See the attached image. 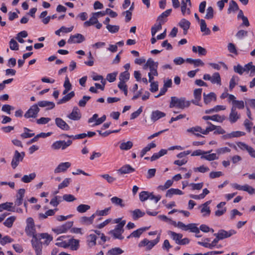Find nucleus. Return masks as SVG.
I'll use <instances>...</instances> for the list:
<instances>
[{"label":"nucleus","mask_w":255,"mask_h":255,"mask_svg":"<svg viewBox=\"0 0 255 255\" xmlns=\"http://www.w3.org/2000/svg\"><path fill=\"white\" fill-rule=\"evenodd\" d=\"M32 237L31 242L36 255H41L42 244L48 245L53 240L52 237L48 233L37 234Z\"/></svg>","instance_id":"f257e3e1"},{"label":"nucleus","mask_w":255,"mask_h":255,"mask_svg":"<svg viewBox=\"0 0 255 255\" xmlns=\"http://www.w3.org/2000/svg\"><path fill=\"white\" fill-rule=\"evenodd\" d=\"M239 80V78L236 76H233L230 81L229 89L232 90L236 85L238 84L237 82Z\"/></svg>","instance_id":"8fccbe9b"},{"label":"nucleus","mask_w":255,"mask_h":255,"mask_svg":"<svg viewBox=\"0 0 255 255\" xmlns=\"http://www.w3.org/2000/svg\"><path fill=\"white\" fill-rule=\"evenodd\" d=\"M200 29L202 32H204V35H209L211 33V30L207 27V24L204 19L200 20Z\"/></svg>","instance_id":"bb28decb"},{"label":"nucleus","mask_w":255,"mask_h":255,"mask_svg":"<svg viewBox=\"0 0 255 255\" xmlns=\"http://www.w3.org/2000/svg\"><path fill=\"white\" fill-rule=\"evenodd\" d=\"M163 23L159 21L157 24H155L151 29V33L152 36H154L156 33L162 28V24Z\"/></svg>","instance_id":"603ef678"},{"label":"nucleus","mask_w":255,"mask_h":255,"mask_svg":"<svg viewBox=\"0 0 255 255\" xmlns=\"http://www.w3.org/2000/svg\"><path fill=\"white\" fill-rule=\"evenodd\" d=\"M80 222L82 224L85 225H90L93 224L89 218L86 216L81 217L80 219Z\"/></svg>","instance_id":"69168bd1"},{"label":"nucleus","mask_w":255,"mask_h":255,"mask_svg":"<svg viewBox=\"0 0 255 255\" xmlns=\"http://www.w3.org/2000/svg\"><path fill=\"white\" fill-rule=\"evenodd\" d=\"M90 209V206L86 204H80L77 207V211L80 213H83Z\"/></svg>","instance_id":"09e8293b"},{"label":"nucleus","mask_w":255,"mask_h":255,"mask_svg":"<svg viewBox=\"0 0 255 255\" xmlns=\"http://www.w3.org/2000/svg\"><path fill=\"white\" fill-rule=\"evenodd\" d=\"M187 131L188 132H191V133L194 134L195 135H196L197 136H200V137L203 136L200 133H195V132H199L203 134V129L201 128V127H200L199 126H196L194 127L189 128L187 129Z\"/></svg>","instance_id":"cd10ccee"},{"label":"nucleus","mask_w":255,"mask_h":255,"mask_svg":"<svg viewBox=\"0 0 255 255\" xmlns=\"http://www.w3.org/2000/svg\"><path fill=\"white\" fill-rule=\"evenodd\" d=\"M190 105V102L186 101L185 98L181 97L180 98L176 97H171V101L169 104V108H177L180 109H184L188 108Z\"/></svg>","instance_id":"f03ea898"},{"label":"nucleus","mask_w":255,"mask_h":255,"mask_svg":"<svg viewBox=\"0 0 255 255\" xmlns=\"http://www.w3.org/2000/svg\"><path fill=\"white\" fill-rule=\"evenodd\" d=\"M187 231L190 230L191 232L199 234L200 233L199 229L196 226V224L191 223L187 225Z\"/></svg>","instance_id":"de8ad7c7"},{"label":"nucleus","mask_w":255,"mask_h":255,"mask_svg":"<svg viewBox=\"0 0 255 255\" xmlns=\"http://www.w3.org/2000/svg\"><path fill=\"white\" fill-rule=\"evenodd\" d=\"M202 159H204L208 161H212L219 158L218 156H217L216 153H208L207 154H204L201 156Z\"/></svg>","instance_id":"a18cd8bd"},{"label":"nucleus","mask_w":255,"mask_h":255,"mask_svg":"<svg viewBox=\"0 0 255 255\" xmlns=\"http://www.w3.org/2000/svg\"><path fill=\"white\" fill-rule=\"evenodd\" d=\"M159 235L157 236L156 239L152 241H149L147 239H144L139 242L138 246L139 248L145 247V250L149 251L159 242Z\"/></svg>","instance_id":"20e7f679"},{"label":"nucleus","mask_w":255,"mask_h":255,"mask_svg":"<svg viewBox=\"0 0 255 255\" xmlns=\"http://www.w3.org/2000/svg\"><path fill=\"white\" fill-rule=\"evenodd\" d=\"M133 171L134 169L129 165H124L118 170L121 174L128 173Z\"/></svg>","instance_id":"a19ab883"},{"label":"nucleus","mask_w":255,"mask_h":255,"mask_svg":"<svg viewBox=\"0 0 255 255\" xmlns=\"http://www.w3.org/2000/svg\"><path fill=\"white\" fill-rule=\"evenodd\" d=\"M149 192L147 191H142L139 193V199L141 202H143L146 201V200L149 199V197L150 195Z\"/></svg>","instance_id":"13d9d810"},{"label":"nucleus","mask_w":255,"mask_h":255,"mask_svg":"<svg viewBox=\"0 0 255 255\" xmlns=\"http://www.w3.org/2000/svg\"><path fill=\"white\" fill-rule=\"evenodd\" d=\"M237 144L241 150L247 151L252 157L255 158V150L253 147L242 142H238Z\"/></svg>","instance_id":"9b49d317"},{"label":"nucleus","mask_w":255,"mask_h":255,"mask_svg":"<svg viewBox=\"0 0 255 255\" xmlns=\"http://www.w3.org/2000/svg\"><path fill=\"white\" fill-rule=\"evenodd\" d=\"M182 6L181 7V12L183 15H185L186 12L188 14H190V10L189 8H187V3L184 0L182 1Z\"/></svg>","instance_id":"e2e57ef3"},{"label":"nucleus","mask_w":255,"mask_h":255,"mask_svg":"<svg viewBox=\"0 0 255 255\" xmlns=\"http://www.w3.org/2000/svg\"><path fill=\"white\" fill-rule=\"evenodd\" d=\"M204 102L206 104H209L212 100H216V95L213 92H211L208 94L203 93Z\"/></svg>","instance_id":"b1692460"},{"label":"nucleus","mask_w":255,"mask_h":255,"mask_svg":"<svg viewBox=\"0 0 255 255\" xmlns=\"http://www.w3.org/2000/svg\"><path fill=\"white\" fill-rule=\"evenodd\" d=\"M91 99V97L84 96L81 100L79 102L78 105L81 107H85L87 102Z\"/></svg>","instance_id":"680f3d73"},{"label":"nucleus","mask_w":255,"mask_h":255,"mask_svg":"<svg viewBox=\"0 0 255 255\" xmlns=\"http://www.w3.org/2000/svg\"><path fill=\"white\" fill-rule=\"evenodd\" d=\"M226 118L225 116H220L219 115H215L212 116H205L202 118V119L204 120H210L220 123H222L226 119Z\"/></svg>","instance_id":"a211bd4d"},{"label":"nucleus","mask_w":255,"mask_h":255,"mask_svg":"<svg viewBox=\"0 0 255 255\" xmlns=\"http://www.w3.org/2000/svg\"><path fill=\"white\" fill-rule=\"evenodd\" d=\"M124 251L120 248H114L110 250L107 253V255H119L122 254Z\"/></svg>","instance_id":"37998d69"},{"label":"nucleus","mask_w":255,"mask_h":255,"mask_svg":"<svg viewBox=\"0 0 255 255\" xmlns=\"http://www.w3.org/2000/svg\"><path fill=\"white\" fill-rule=\"evenodd\" d=\"M12 205L13 203L11 202H5L0 204V212H2L3 210L14 212V210L11 209Z\"/></svg>","instance_id":"f704fd0d"},{"label":"nucleus","mask_w":255,"mask_h":255,"mask_svg":"<svg viewBox=\"0 0 255 255\" xmlns=\"http://www.w3.org/2000/svg\"><path fill=\"white\" fill-rule=\"evenodd\" d=\"M25 231L28 236H33L37 234H36L34 220L31 217H29L26 219V226Z\"/></svg>","instance_id":"39448f33"},{"label":"nucleus","mask_w":255,"mask_h":255,"mask_svg":"<svg viewBox=\"0 0 255 255\" xmlns=\"http://www.w3.org/2000/svg\"><path fill=\"white\" fill-rule=\"evenodd\" d=\"M108 30L112 33H116L119 30L120 27L118 25H108L106 26Z\"/></svg>","instance_id":"052dcab7"},{"label":"nucleus","mask_w":255,"mask_h":255,"mask_svg":"<svg viewBox=\"0 0 255 255\" xmlns=\"http://www.w3.org/2000/svg\"><path fill=\"white\" fill-rule=\"evenodd\" d=\"M239 9V6L237 3L234 0H232L229 2L228 13H230L232 12H235Z\"/></svg>","instance_id":"c756f323"},{"label":"nucleus","mask_w":255,"mask_h":255,"mask_svg":"<svg viewBox=\"0 0 255 255\" xmlns=\"http://www.w3.org/2000/svg\"><path fill=\"white\" fill-rule=\"evenodd\" d=\"M69 244L72 250H77L79 247V241L78 240L71 239L69 240Z\"/></svg>","instance_id":"864d4df0"},{"label":"nucleus","mask_w":255,"mask_h":255,"mask_svg":"<svg viewBox=\"0 0 255 255\" xmlns=\"http://www.w3.org/2000/svg\"><path fill=\"white\" fill-rule=\"evenodd\" d=\"M228 51L232 53L235 54V55H238V52L236 49V46L234 44L232 43H229L228 44Z\"/></svg>","instance_id":"338daca9"},{"label":"nucleus","mask_w":255,"mask_h":255,"mask_svg":"<svg viewBox=\"0 0 255 255\" xmlns=\"http://www.w3.org/2000/svg\"><path fill=\"white\" fill-rule=\"evenodd\" d=\"M145 230L146 229L144 228L138 229L131 233L127 238L129 239L131 237L138 238Z\"/></svg>","instance_id":"58836bf2"},{"label":"nucleus","mask_w":255,"mask_h":255,"mask_svg":"<svg viewBox=\"0 0 255 255\" xmlns=\"http://www.w3.org/2000/svg\"><path fill=\"white\" fill-rule=\"evenodd\" d=\"M182 191L178 189L171 188L168 190L166 193V197L171 198L173 195H182Z\"/></svg>","instance_id":"c85d7f7f"},{"label":"nucleus","mask_w":255,"mask_h":255,"mask_svg":"<svg viewBox=\"0 0 255 255\" xmlns=\"http://www.w3.org/2000/svg\"><path fill=\"white\" fill-rule=\"evenodd\" d=\"M211 82L212 84L221 85V79L220 74L218 72L214 73L211 76Z\"/></svg>","instance_id":"7c9ffc66"},{"label":"nucleus","mask_w":255,"mask_h":255,"mask_svg":"<svg viewBox=\"0 0 255 255\" xmlns=\"http://www.w3.org/2000/svg\"><path fill=\"white\" fill-rule=\"evenodd\" d=\"M168 234L171 236V238L175 242L176 244H180V241L183 237L182 234L176 233L171 231H168Z\"/></svg>","instance_id":"5701e85b"},{"label":"nucleus","mask_w":255,"mask_h":255,"mask_svg":"<svg viewBox=\"0 0 255 255\" xmlns=\"http://www.w3.org/2000/svg\"><path fill=\"white\" fill-rule=\"evenodd\" d=\"M207 124L210 126L207 127L206 129H203V134H207L209 132L215 130L216 126L213 125L211 123L207 122Z\"/></svg>","instance_id":"bf43d9fd"},{"label":"nucleus","mask_w":255,"mask_h":255,"mask_svg":"<svg viewBox=\"0 0 255 255\" xmlns=\"http://www.w3.org/2000/svg\"><path fill=\"white\" fill-rule=\"evenodd\" d=\"M240 118V115L236 111V108L233 106L231 110V113L229 116V120L231 123H236Z\"/></svg>","instance_id":"2eb2a0df"},{"label":"nucleus","mask_w":255,"mask_h":255,"mask_svg":"<svg viewBox=\"0 0 255 255\" xmlns=\"http://www.w3.org/2000/svg\"><path fill=\"white\" fill-rule=\"evenodd\" d=\"M55 121L56 125L61 129L68 130L70 129L69 126L62 119L56 118Z\"/></svg>","instance_id":"f3484780"},{"label":"nucleus","mask_w":255,"mask_h":255,"mask_svg":"<svg viewBox=\"0 0 255 255\" xmlns=\"http://www.w3.org/2000/svg\"><path fill=\"white\" fill-rule=\"evenodd\" d=\"M72 143V141L71 140H68L67 141L65 140L56 141L52 144L51 147L54 150H58L60 148L64 150L70 146Z\"/></svg>","instance_id":"0eeeda50"},{"label":"nucleus","mask_w":255,"mask_h":255,"mask_svg":"<svg viewBox=\"0 0 255 255\" xmlns=\"http://www.w3.org/2000/svg\"><path fill=\"white\" fill-rule=\"evenodd\" d=\"M36 177L35 173H31L29 175H24L21 178V181L27 183L30 182Z\"/></svg>","instance_id":"473e14b6"},{"label":"nucleus","mask_w":255,"mask_h":255,"mask_svg":"<svg viewBox=\"0 0 255 255\" xmlns=\"http://www.w3.org/2000/svg\"><path fill=\"white\" fill-rule=\"evenodd\" d=\"M15 220L16 217L15 216H10L5 220V221L3 222V225L5 227L10 228L12 226V225Z\"/></svg>","instance_id":"79ce46f5"},{"label":"nucleus","mask_w":255,"mask_h":255,"mask_svg":"<svg viewBox=\"0 0 255 255\" xmlns=\"http://www.w3.org/2000/svg\"><path fill=\"white\" fill-rule=\"evenodd\" d=\"M147 65H148L150 71H151L152 69L157 68L158 63L157 62H154L151 58H149L147 60Z\"/></svg>","instance_id":"6e6d98bb"},{"label":"nucleus","mask_w":255,"mask_h":255,"mask_svg":"<svg viewBox=\"0 0 255 255\" xmlns=\"http://www.w3.org/2000/svg\"><path fill=\"white\" fill-rule=\"evenodd\" d=\"M71 163L69 162L60 163L54 169L55 173L65 172L71 166Z\"/></svg>","instance_id":"ddd939ff"},{"label":"nucleus","mask_w":255,"mask_h":255,"mask_svg":"<svg viewBox=\"0 0 255 255\" xmlns=\"http://www.w3.org/2000/svg\"><path fill=\"white\" fill-rule=\"evenodd\" d=\"M130 74L128 71H125L121 73L119 76V80L120 82H126L129 79Z\"/></svg>","instance_id":"c03bdc74"},{"label":"nucleus","mask_w":255,"mask_h":255,"mask_svg":"<svg viewBox=\"0 0 255 255\" xmlns=\"http://www.w3.org/2000/svg\"><path fill=\"white\" fill-rule=\"evenodd\" d=\"M97 237L95 235L91 234L88 237L87 241L89 243V245L91 247L95 246L96 244Z\"/></svg>","instance_id":"5fc2aeb1"},{"label":"nucleus","mask_w":255,"mask_h":255,"mask_svg":"<svg viewBox=\"0 0 255 255\" xmlns=\"http://www.w3.org/2000/svg\"><path fill=\"white\" fill-rule=\"evenodd\" d=\"M165 115L164 113L156 110L152 112L151 119L152 121L155 122L160 118L165 117Z\"/></svg>","instance_id":"a878e982"},{"label":"nucleus","mask_w":255,"mask_h":255,"mask_svg":"<svg viewBox=\"0 0 255 255\" xmlns=\"http://www.w3.org/2000/svg\"><path fill=\"white\" fill-rule=\"evenodd\" d=\"M192 51L194 53L198 52V54L200 55H205L207 53L206 49L205 48L202 47L200 46H193Z\"/></svg>","instance_id":"2f4dec72"},{"label":"nucleus","mask_w":255,"mask_h":255,"mask_svg":"<svg viewBox=\"0 0 255 255\" xmlns=\"http://www.w3.org/2000/svg\"><path fill=\"white\" fill-rule=\"evenodd\" d=\"M67 117L72 120L78 121L81 118L80 110L77 107H74L72 112L67 116Z\"/></svg>","instance_id":"f8f14e48"},{"label":"nucleus","mask_w":255,"mask_h":255,"mask_svg":"<svg viewBox=\"0 0 255 255\" xmlns=\"http://www.w3.org/2000/svg\"><path fill=\"white\" fill-rule=\"evenodd\" d=\"M71 180L69 178H65L62 183L59 184L58 185V189H61L62 188H64L65 187H67L69 184H70V182H71Z\"/></svg>","instance_id":"0e129e2a"},{"label":"nucleus","mask_w":255,"mask_h":255,"mask_svg":"<svg viewBox=\"0 0 255 255\" xmlns=\"http://www.w3.org/2000/svg\"><path fill=\"white\" fill-rule=\"evenodd\" d=\"M85 40L84 36L81 34L77 33L75 35H71L68 40L69 43H80Z\"/></svg>","instance_id":"4468645a"},{"label":"nucleus","mask_w":255,"mask_h":255,"mask_svg":"<svg viewBox=\"0 0 255 255\" xmlns=\"http://www.w3.org/2000/svg\"><path fill=\"white\" fill-rule=\"evenodd\" d=\"M236 233V232L234 230L226 231L224 230H220L217 233L214 234V235L216 237H217L218 239L219 240H222L229 238Z\"/></svg>","instance_id":"6e6552de"},{"label":"nucleus","mask_w":255,"mask_h":255,"mask_svg":"<svg viewBox=\"0 0 255 255\" xmlns=\"http://www.w3.org/2000/svg\"><path fill=\"white\" fill-rule=\"evenodd\" d=\"M202 89H196L194 91V97L195 99L192 101V103L196 105H199V102L201 99Z\"/></svg>","instance_id":"6ab92c4d"},{"label":"nucleus","mask_w":255,"mask_h":255,"mask_svg":"<svg viewBox=\"0 0 255 255\" xmlns=\"http://www.w3.org/2000/svg\"><path fill=\"white\" fill-rule=\"evenodd\" d=\"M25 192V191L24 189H20L18 190L16 195V199L14 202L15 206H18L22 204Z\"/></svg>","instance_id":"dca6fc26"},{"label":"nucleus","mask_w":255,"mask_h":255,"mask_svg":"<svg viewBox=\"0 0 255 255\" xmlns=\"http://www.w3.org/2000/svg\"><path fill=\"white\" fill-rule=\"evenodd\" d=\"M126 223V220H122L120 224H118L116 226L114 230L110 231L109 234H112L115 239L123 240L124 239V237L122 236V235L124 233V230L123 228Z\"/></svg>","instance_id":"7ed1b4c3"},{"label":"nucleus","mask_w":255,"mask_h":255,"mask_svg":"<svg viewBox=\"0 0 255 255\" xmlns=\"http://www.w3.org/2000/svg\"><path fill=\"white\" fill-rule=\"evenodd\" d=\"M39 108L37 105L35 104L32 106L29 110L24 114V117L26 118H35L39 112Z\"/></svg>","instance_id":"1a4fd4ad"},{"label":"nucleus","mask_w":255,"mask_h":255,"mask_svg":"<svg viewBox=\"0 0 255 255\" xmlns=\"http://www.w3.org/2000/svg\"><path fill=\"white\" fill-rule=\"evenodd\" d=\"M214 9L212 6H209L207 9L205 18L207 19H211L214 17Z\"/></svg>","instance_id":"3c124183"},{"label":"nucleus","mask_w":255,"mask_h":255,"mask_svg":"<svg viewBox=\"0 0 255 255\" xmlns=\"http://www.w3.org/2000/svg\"><path fill=\"white\" fill-rule=\"evenodd\" d=\"M58 209L56 208L55 209H50L47 211L44 214L40 213L39 214V218L41 219H44L47 218L48 216H53L55 214V211H57Z\"/></svg>","instance_id":"ea45409f"},{"label":"nucleus","mask_w":255,"mask_h":255,"mask_svg":"<svg viewBox=\"0 0 255 255\" xmlns=\"http://www.w3.org/2000/svg\"><path fill=\"white\" fill-rule=\"evenodd\" d=\"M111 201L112 204L116 206H119L122 208L125 206V204L123 203V200L117 197H113L111 199Z\"/></svg>","instance_id":"72a5a7b5"},{"label":"nucleus","mask_w":255,"mask_h":255,"mask_svg":"<svg viewBox=\"0 0 255 255\" xmlns=\"http://www.w3.org/2000/svg\"><path fill=\"white\" fill-rule=\"evenodd\" d=\"M133 146V143L131 141L122 142L120 144V148L121 150H128L130 149Z\"/></svg>","instance_id":"4c0bfd02"},{"label":"nucleus","mask_w":255,"mask_h":255,"mask_svg":"<svg viewBox=\"0 0 255 255\" xmlns=\"http://www.w3.org/2000/svg\"><path fill=\"white\" fill-rule=\"evenodd\" d=\"M25 156L24 152H19L17 150L14 151L11 165L13 169H15L19 164L20 161H22Z\"/></svg>","instance_id":"423d86ee"},{"label":"nucleus","mask_w":255,"mask_h":255,"mask_svg":"<svg viewBox=\"0 0 255 255\" xmlns=\"http://www.w3.org/2000/svg\"><path fill=\"white\" fill-rule=\"evenodd\" d=\"M211 203V201L209 200L202 204L200 207H202L201 212L203 213V216H209L210 214L211 210L209 205Z\"/></svg>","instance_id":"412c9836"},{"label":"nucleus","mask_w":255,"mask_h":255,"mask_svg":"<svg viewBox=\"0 0 255 255\" xmlns=\"http://www.w3.org/2000/svg\"><path fill=\"white\" fill-rule=\"evenodd\" d=\"M190 24L189 21L185 18H183L178 23V25L183 29L184 34H186L188 30L190 28Z\"/></svg>","instance_id":"aec40b11"},{"label":"nucleus","mask_w":255,"mask_h":255,"mask_svg":"<svg viewBox=\"0 0 255 255\" xmlns=\"http://www.w3.org/2000/svg\"><path fill=\"white\" fill-rule=\"evenodd\" d=\"M172 11V9H168L162 12L158 17H157V21L162 22L164 23L166 21V17L168 16Z\"/></svg>","instance_id":"393cba45"},{"label":"nucleus","mask_w":255,"mask_h":255,"mask_svg":"<svg viewBox=\"0 0 255 255\" xmlns=\"http://www.w3.org/2000/svg\"><path fill=\"white\" fill-rule=\"evenodd\" d=\"M187 231L190 230L191 232L199 234L200 233L199 229L196 226V224L191 223L187 225Z\"/></svg>","instance_id":"49530a36"},{"label":"nucleus","mask_w":255,"mask_h":255,"mask_svg":"<svg viewBox=\"0 0 255 255\" xmlns=\"http://www.w3.org/2000/svg\"><path fill=\"white\" fill-rule=\"evenodd\" d=\"M24 130L25 131L23 133L20 134V136L22 138H26L32 137L34 135V133H28V131H30L31 130L27 128H24Z\"/></svg>","instance_id":"4d7b16f0"},{"label":"nucleus","mask_w":255,"mask_h":255,"mask_svg":"<svg viewBox=\"0 0 255 255\" xmlns=\"http://www.w3.org/2000/svg\"><path fill=\"white\" fill-rule=\"evenodd\" d=\"M132 218L134 220H137L138 218L143 217L145 215V213L142 212L140 209H136L131 211Z\"/></svg>","instance_id":"c9c22d12"},{"label":"nucleus","mask_w":255,"mask_h":255,"mask_svg":"<svg viewBox=\"0 0 255 255\" xmlns=\"http://www.w3.org/2000/svg\"><path fill=\"white\" fill-rule=\"evenodd\" d=\"M73 225V222L69 221L66 222L64 225L53 229V231L56 233L59 234L61 233H66L69 229H70Z\"/></svg>","instance_id":"9d476101"},{"label":"nucleus","mask_w":255,"mask_h":255,"mask_svg":"<svg viewBox=\"0 0 255 255\" xmlns=\"http://www.w3.org/2000/svg\"><path fill=\"white\" fill-rule=\"evenodd\" d=\"M9 47L12 50H18V44L14 39H11L9 42Z\"/></svg>","instance_id":"774afa93"},{"label":"nucleus","mask_w":255,"mask_h":255,"mask_svg":"<svg viewBox=\"0 0 255 255\" xmlns=\"http://www.w3.org/2000/svg\"><path fill=\"white\" fill-rule=\"evenodd\" d=\"M98 21V17L94 15V13H93L92 16L90 18L89 20L86 21L84 22V25L85 26H90L96 24V23H97Z\"/></svg>","instance_id":"e433bc0d"},{"label":"nucleus","mask_w":255,"mask_h":255,"mask_svg":"<svg viewBox=\"0 0 255 255\" xmlns=\"http://www.w3.org/2000/svg\"><path fill=\"white\" fill-rule=\"evenodd\" d=\"M37 107L41 108L47 107V110H51L55 107V104L53 102H49L47 101H39L36 104Z\"/></svg>","instance_id":"4be33fe9"}]
</instances>
